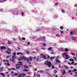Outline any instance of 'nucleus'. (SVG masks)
<instances>
[{"label":"nucleus","instance_id":"f257e3e1","mask_svg":"<svg viewBox=\"0 0 77 77\" xmlns=\"http://www.w3.org/2000/svg\"><path fill=\"white\" fill-rule=\"evenodd\" d=\"M13 56H12L11 58H10V61H11L12 62H15V59H16V53H13Z\"/></svg>","mask_w":77,"mask_h":77},{"label":"nucleus","instance_id":"f03ea898","mask_svg":"<svg viewBox=\"0 0 77 77\" xmlns=\"http://www.w3.org/2000/svg\"><path fill=\"white\" fill-rule=\"evenodd\" d=\"M45 65L48 66L49 67H51V62L49 61H45Z\"/></svg>","mask_w":77,"mask_h":77},{"label":"nucleus","instance_id":"7ed1b4c3","mask_svg":"<svg viewBox=\"0 0 77 77\" xmlns=\"http://www.w3.org/2000/svg\"><path fill=\"white\" fill-rule=\"evenodd\" d=\"M66 53H64L63 54V57L65 56L66 57L65 58V59H68L69 58V56L68 54H66Z\"/></svg>","mask_w":77,"mask_h":77},{"label":"nucleus","instance_id":"20e7f679","mask_svg":"<svg viewBox=\"0 0 77 77\" xmlns=\"http://www.w3.org/2000/svg\"><path fill=\"white\" fill-rule=\"evenodd\" d=\"M23 64H16V69H20L21 66H23Z\"/></svg>","mask_w":77,"mask_h":77},{"label":"nucleus","instance_id":"39448f33","mask_svg":"<svg viewBox=\"0 0 77 77\" xmlns=\"http://www.w3.org/2000/svg\"><path fill=\"white\" fill-rule=\"evenodd\" d=\"M24 59L26 60V61L28 62H30V61H32V57H29L28 59L25 58Z\"/></svg>","mask_w":77,"mask_h":77},{"label":"nucleus","instance_id":"423d86ee","mask_svg":"<svg viewBox=\"0 0 77 77\" xmlns=\"http://www.w3.org/2000/svg\"><path fill=\"white\" fill-rule=\"evenodd\" d=\"M24 59V57H20L19 58L18 61H20L21 60H23Z\"/></svg>","mask_w":77,"mask_h":77},{"label":"nucleus","instance_id":"0eeeda50","mask_svg":"<svg viewBox=\"0 0 77 77\" xmlns=\"http://www.w3.org/2000/svg\"><path fill=\"white\" fill-rule=\"evenodd\" d=\"M6 46H3L1 47L0 48V49H6Z\"/></svg>","mask_w":77,"mask_h":77},{"label":"nucleus","instance_id":"6e6552de","mask_svg":"<svg viewBox=\"0 0 77 77\" xmlns=\"http://www.w3.org/2000/svg\"><path fill=\"white\" fill-rule=\"evenodd\" d=\"M23 67L24 68H26V69H29V67L27 66L24 65L23 66Z\"/></svg>","mask_w":77,"mask_h":77},{"label":"nucleus","instance_id":"1a4fd4ad","mask_svg":"<svg viewBox=\"0 0 77 77\" xmlns=\"http://www.w3.org/2000/svg\"><path fill=\"white\" fill-rule=\"evenodd\" d=\"M6 52L8 54H11V52L8 51H6Z\"/></svg>","mask_w":77,"mask_h":77},{"label":"nucleus","instance_id":"9d476101","mask_svg":"<svg viewBox=\"0 0 77 77\" xmlns=\"http://www.w3.org/2000/svg\"><path fill=\"white\" fill-rule=\"evenodd\" d=\"M55 60H56V62H57V63H60V61H59V60L58 59H55Z\"/></svg>","mask_w":77,"mask_h":77},{"label":"nucleus","instance_id":"9b49d317","mask_svg":"<svg viewBox=\"0 0 77 77\" xmlns=\"http://www.w3.org/2000/svg\"><path fill=\"white\" fill-rule=\"evenodd\" d=\"M21 75H22V77H24V76H26V74L24 73H22L21 74Z\"/></svg>","mask_w":77,"mask_h":77},{"label":"nucleus","instance_id":"f8f14e48","mask_svg":"<svg viewBox=\"0 0 77 77\" xmlns=\"http://www.w3.org/2000/svg\"><path fill=\"white\" fill-rule=\"evenodd\" d=\"M42 38L43 39H44V40L43 41V42H45V36L42 37Z\"/></svg>","mask_w":77,"mask_h":77},{"label":"nucleus","instance_id":"ddd939ff","mask_svg":"<svg viewBox=\"0 0 77 77\" xmlns=\"http://www.w3.org/2000/svg\"><path fill=\"white\" fill-rule=\"evenodd\" d=\"M69 60L70 61H71V62H74V60L73 59H69Z\"/></svg>","mask_w":77,"mask_h":77},{"label":"nucleus","instance_id":"4468645a","mask_svg":"<svg viewBox=\"0 0 77 77\" xmlns=\"http://www.w3.org/2000/svg\"><path fill=\"white\" fill-rule=\"evenodd\" d=\"M24 71H26V72H27L29 71V70L26 69H23Z\"/></svg>","mask_w":77,"mask_h":77},{"label":"nucleus","instance_id":"2eb2a0df","mask_svg":"<svg viewBox=\"0 0 77 77\" xmlns=\"http://www.w3.org/2000/svg\"><path fill=\"white\" fill-rule=\"evenodd\" d=\"M66 73V72H65V70H64V71L62 73V75H64Z\"/></svg>","mask_w":77,"mask_h":77},{"label":"nucleus","instance_id":"dca6fc26","mask_svg":"<svg viewBox=\"0 0 77 77\" xmlns=\"http://www.w3.org/2000/svg\"><path fill=\"white\" fill-rule=\"evenodd\" d=\"M0 75H2V76H5V75L3 73H1Z\"/></svg>","mask_w":77,"mask_h":77},{"label":"nucleus","instance_id":"f3484780","mask_svg":"<svg viewBox=\"0 0 77 77\" xmlns=\"http://www.w3.org/2000/svg\"><path fill=\"white\" fill-rule=\"evenodd\" d=\"M7 61V62H8V60H3V62H5Z\"/></svg>","mask_w":77,"mask_h":77},{"label":"nucleus","instance_id":"a211bd4d","mask_svg":"<svg viewBox=\"0 0 77 77\" xmlns=\"http://www.w3.org/2000/svg\"><path fill=\"white\" fill-rule=\"evenodd\" d=\"M60 29L61 30H62L63 29V26H60Z\"/></svg>","mask_w":77,"mask_h":77},{"label":"nucleus","instance_id":"6ab92c4d","mask_svg":"<svg viewBox=\"0 0 77 77\" xmlns=\"http://www.w3.org/2000/svg\"><path fill=\"white\" fill-rule=\"evenodd\" d=\"M43 58H44V59H47L45 55L43 56Z\"/></svg>","mask_w":77,"mask_h":77},{"label":"nucleus","instance_id":"aec40b11","mask_svg":"<svg viewBox=\"0 0 77 77\" xmlns=\"http://www.w3.org/2000/svg\"><path fill=\"white\" fill-rule=\"evenodd\" d=\"M57 72V70H55V71L54 72V74H56Z\"/></svg>","mask_w":77,"mask_h":77},{"label":"nucleus","instance_id":"412c9836","mask_svg":"<svg viewBox=\"0 0 77 77\" xmlns=\"http://www.w3.org/2000/svg\"><path fill=\"white\" fill-rule=\"evenodd\" d=\"M21 54V53L20 52H18L17 53V55H20V54Z\"/></svg>","mask_w":77,"mask_h":77},{"label":"nucleus","instance_id":"4be33fe9","mask_svg":"<svg viewBox=\"0 0 77 77\" xmlns=\"http://www.w3.org/2000/svg\"><path fill=\"white\" fill-rule=\"evenodd\" d=\"M72 39H73V40H75V39H76L75 38H74V37H72Z\"/></svg>","mask_w":77,"mask_h":77},{"label":"nucleus","instance_id":"5701e85b","mask_svg":"<svg viewBox=\"0 0 77 77\" xmlns=\"http://www.w3.org/2000/svg\"><path fill=\"white\" fill-rule=\"evenodd\" d=\"M65 68L66 69H68V67L66 66H64Z\"/></svg>","mask_w":77,"mask_h":77},{"label":"nucleus","instance_id":"b1692460","mask_svg":"<svg viewBox=\"0 0 77 77\" xmlns=\"http://www.w3.org/2000/svg\"><path fill=\"white\" fill-rule=\"evenodd\" d=\"M11 57V56H8L6 57V59H8L9 57Z\"/></svg>","mask_w":77,"mask_h":77},{"label":"nucleus","instance_id":"393cba45","mask_svg":"<svg viewBox=\"0 0 77 77\" xmlns=\"http://www.w3.org/2000/svg\"><path fill=\"white\" fill-rule=\"evenodd\" d=\"M14 75H15V76H17L18 75V74L14 73Z\"/></svg>","mask_w":77,"mask_h":77},{"label":"nucleus","instance_id":"a878e982","mask_svg":"<svg viewBox=\"0 0 77 77\" xmlns=\"http://www.w3.org/2000/svg\"><path fill=\"white\" fill-rule=\"evenodd\" d=\"M8 44H9L10 45H11V42H10L8 41Z\"/></svg>","mask_w":77,"mask_h":77},{"label":"nucleus","instance_id":"bb28decb","mask_svg":"<svg viewBox=\"0 0 77 77\" xmlns=\"http://www.w3.org/2000/svg\"><path fill=\"white\" fill-rule=\"evenodd\" d=\"M29 53H30V51H29L28 50L27 51H26V53L28 54H29Z\"/></svg>","mask_w":77,"mask_h":77},{"label":"nucleus","instance_id":"cd10ccee","mask_svg":"<svg viewBox=\"0 0 77 77\" xmlns=\"http://www.w3.org/2000/svg\"><path fill=\"white\" fill-rule=\"evenodd\" d=\"M65 51H66V52H67V51H68V49L66 48V49H65Z\"/></svg>","mask_w":77,"mask_h":77},{"label":"nucleus","instance_id":"c85d7f7f","mask_svg":"<svg viewBox=\"0 0 77 77\" xmlns=\"http://www.w3.org/2000/svg\"><path fill=\"white\" fill-rule=\"evenodd\" d=\"M24 15V14L23 13V12H22V16L23 17V16Z\"/></svg>","mask_w":77,"mask_h":77},{"label":"nucleus","instance_id":"c756f323","mask_svg":"<svg viewBox=\"0 0 77 77\" xmlns=\"http://www.w3.org/2000/svg\"><path fill=\"white\" fill-rule=\"evenodd\" d=\"M55 57H51V60H53V59H55Z\"/></svg>","mask_w":77,"mask_h":77},{"label":"nucleus","instance_id":"7c9ffc66","mask_svg":"<svg viewBox=\"0 0 77 77\" xmlns=\"http://www.w3.org/2000/svg\"><path fill=\"white\" fill-rule=\"evenodd\" d=\"M22 39L24 41H25V40H26V38L24 37H23L22 38Z\"/></svg>","mask_w":77,"mask_h":77},{"label":"nucleus","instance_id":"2f4dec72","mask_svg":"<svg viewBox=\"0 0 77 77\" xmlns=\"http://www.w3.org/2000/svg\"><path fill=\"white\" fill-rule=\"evenodd\" d=\"M52 68L53 69H54V65H52Z\"/></svg>","mask_w":77,"mask_h":77},{"label":"nucleus","instance_id":"473e14b6","mask_svg":"<svg viewBox=\"0 0 77 77\" xmlns=\"http://www.w3.org/2000/svg\"><path fill=\"white\" fill-rule=\"evenodd\" d=\"M56 58H57V59H59V56H57L56 57Z\"/></svg>","mask_w":77,"mask_h":77},{"label":"nucleus","instance_id":"72a5a7b5","mask_svg":"<svg viewBox=\"0 0 77 77\" xmlns=\"http://www.w3.org/2000/svg\"><path fill=\"white\" fill-rule=\"evenodd\" d=\"M40 73H42L44 72V71H42V70L40 71Z\"/></svg>","mask_w":77,"mask_h":77},{"label":"nucleus","instance_id":"f704fd0d","mask_svg":"<svg viewBox=\"0 0 77 77\" xmlns=\"http://www.w3.org/2000/svg\"><path fill=\"white\" fill-rule=\"evenodd\" d=\"M61 11L62 12H63V13H65V11H64V10H62Z\"/></svg>","mask_w":77,"mask_h":77},{"label":"nucleus","instance_id":"c9c22d12","mask_svg":"<svg viewBox=\"0 0 77 77\" xmlns=\"http://www.w3.org/2000/svg\"><path fill=\"white\" fill-rule=\"evenodd\" d=\"M76 75H75V77H77V72H75Z\"/></svg>","mask_w":77,"mask_h":77},{"label":"nucleus","instance_id":"e433bc0d","mask_svg":"<svg viewBox=\"0 0 77 77\" xmlns=\"http://www.w3.org/2000/svg\"><path fill=\"white\" fill-rule=\"evenodd\" d=\"M51 49H52V48H48V50H51Z\"/></svg>","mask_w":77,"mask_h":77},{"label":"nucleus","instance_id":"4c0bfd02","mask_svg":"<svg viewBox=\"0 0 77 77\" xmlns=\"http://www.w3.org/2000/svg\"><path fill=\"white\" fill-rule=\"evenodd\" d=\"M7 50H8V51H11V50L10 49H8Z\"/></svg>","mask_w":77,"mask_h":77},{"label":"nucleus","instance_id":"58836bf2","mask_svg":"<svg viewBox=\"0 0 77 77\" xmlns=\"http://www.w3.org/2000/svg\"><path fill=\"white\" fill-rule=\"evenodd\" d=\"M30 42H28L27 43V45H30Z\"/></svg>","mask_w":77,"mask_h":77},{"label":"nucleus","instance_id":"ea45409f","mask_svg":"<svg viewBox=\"0 0 77 77\" xmlns=\"http://www.w3.org/2000/svg\"><path fill=\"white\" fill-rule=\"evenodd\" d=\"M71 54L72 56H75V54H74L73 53H71Z\"/></svg>","mask_w":77,"mask_h":77},{"label":"nucleus","instance_id":"a19ab883","mask_svg":"<svg viewBox=\"0 0 77 77\" xmlns=\"http://www.w3.org/2000/svg\"><path fill=\"white\" fill-rule=\"evenodd\" d=\"M70 33L71 35H72V34H74V33L72 31H71L70 32Z\"/></svg>","mask_w":77,"mask_h":77},{"label":"nucleus","instance_id":"79ce46f5","mask_svg":"<svg viewBox=\"0 0 77 77\" xmlns=\"http://www.w3.org/2000/svg\"><path fill=\"white\" fill-rule=\"evenodd\" d=\"M43 45H44V46H46V44L43 43Z\"/></svg>","mask_w":77,"mask_h":77},{"label":"nucleus","instance_id":"37998d69","mask_svg":"<svg viewBox=\"0 0 77 77\" xmlns=\"http://www.w3.org/2000/svg\"><path fill=\"white\" fill-rule=\"evenodd\" d=\"M3 10L2 9H0V12H2Z\"/></svg>","mask_w":77,"mask_h":77},{"label":"nucleus","instance_id":"c03bdc74","mask_svg":"<svg viewBox=\"0 0 77 77\" xmlns=\"http://www.w3.org/2000/svg\"><path fill=\"white\" fill-rule=\"evenodd\" d=\"M37 77H40V75H39V74H38L37 75Z\"/></svg>","mask_w":77,"mask_h":77},{"label":"nucleus","instance_id":"a18cd8bd","mask_svg":"<svg viewBox=\"0 0 77 77\" xmlns=\"http://www.w3.org/2000/svg\"><path fill=\"white\" fill-rule=\"evenodd\" d=\"M18 77H21V75L20 74H19V76Z\"/></svg>","mask_w":77,"mask_h":77},{"label":"nucleus","instance_id":"49530a36","mask_svg":"<svg viewBox=\"0 0 77 77\" xmlns=\"http://www.w3.org/2000/svg\"><path fill=\"white\" fill-rule=\"evenodd\" d=\"M36 31H40V29H36Z\"/></svg>","mask_w":77,"mask_h":77},{"label":"nucleus","instance_id":"de8ad7c7","mask_svg":"<svg viewBox=\"0 0 77 77\" xmlns=\"http://www.w3.org/2000/svg\"><path fill=\"white\" fill-rule=\"evenodd\" d=\"M18 63H22V62L21 61H20L18 62Z\"/></svg>","mask_w":77,"mask_h":77},{"label":"nucleus","instance_id":"09e8293b","mask_svg":"<svg viewBox=\"0 0 77 77\" xmlns=\"http://www.w3.org/2000/svg\"><path fill=\"white\" fill-rule=\"evenodd\" d=\"M73 71H74H74H77V70L76 69H74V70Z\"/></svg>","mask_w":77,"mask_h":77},{"label":"nucleus","instance_id":"8fccbe9b","mask_svg":"<svg viewBox=\"0 0 77 77\" xmlns=\"http://www.w3.org/2000/svg\"><path fill=\"white\" fill-rule=\"evenodd\" d=\"M60 35L59 34H56V36H59Z\"/></svg>","mask_w":77,"mask_h":77},{"label":"nucleus","instance_id":"3c124183","mask_svg":"<svg viewBox=\"0 0 77 77\" xmlns=\"http://www.w3.org/2000/svg\"><path fill=\"white\" fill-rule=\"evenodd\" d=\"M5 74H9V72H5Z\"/></svg>","mask_w":77,"mask_h":77},{"label":"nucleus","instance_id":"603ef678","mask_svg":"<svg viewBox=\"0 0 77 77\" xmlns=\"http://www.w3.org/2000/svg\"><path fill=\"white\" fill-rule=\"evenodd\" d=\"M11 69L13 70H15V68H11Z\"/></svg>","mask_w":77,"mask_h":77},{"label":"nucleus","instance_id":"864d4df0","mask_svg":"<svg viewBox=\"0 0 77 77\" xmlns=\"http://www.w3.org/2000/svg\"><path fill=\"white\" fill-rule=\"evenodd\" d=\"M71 72H72V71H71V70H69V71H68L69 73Z\"/></svg>","mask_w":77,"mask_h":77},{"label":"nucleus","instance_id":"5fc2aeb1","mask_svg":"<svg viewBox=\"0 0 77 77\" xmlns=\"http://www.w3.org/2000/svg\"><path fill=\"white\" fill-rule=\"evenodd\" d=\"M29 67H32V65H29Z\"/></svg>","mask_w":77,"mask_h":77},{"label":"nucleus","instance_id":"6e6d98bb","mask_svg":"<svg viewBox=\"0 0 77 77\" xmlns=\"http://www.w3.org/2000/svg\"><path fill=\"white\" fill-rule=\"evenodd\" d=\"M73 58H74V60H76V58H75V57H73Z\"/></svg>","mask_w":77,"mask_h":77},{"label":"nucleus","instance_id":"4d7b16f0","mask_svg":"<svg viewBox=\"0 0 77 77\" xmlns=\"http://www.w3.org/2000/svg\"><path fill=\"white\" fill-rule=\"evenodd\" d=\"M7 65L8 66H10V64L8 63L7 64Z\"/></svg>","mask_w":77,"mask_h":77},{"label":"nucleus","instance_id":"13d9d810","mask_svg":"<svg viewBox=\"0 0 77 77\" xmlns=\"http://www.w3.org/2000/svg\"><path fill=\"white\" fill-rule=\"evenodd\" d=\"M77 65V63H75L74 64V65H75H75Z\"/></svg>","mask_w":77,"mask_h":77},{"label":"nucleus","instance_id":"bf43d9fd","mask_svg":"<svg viewBox=\"0 0 77 77\" xmlns=\"http://www.w3.org/2000/svg\"><path fill=\"white\" fill-rule=\"evenodd\" d=\"M41 49H42V50H45V48H41Z\"/></svg>","mask_w":77,"mask_h":77},{"label":"nucleus","instance_id":"052dcab7","mask_svg":"<svg viewBox=\"0 0 77 77\" xmlns=\"http://www.w3.org/2000/svg\"><path fill=\"white\" fill-rule=\"evenodd\" d=\"M17 48L19 50H20V48L19 47H17Z\"/></svg>","mask_w":77,"mask_h":77},{"label":"nucleus","instance_id":"680f3d73","mask_svg":"<svg viewBox=\"0 0 77 77\" xmlns=\"http://www.w3.org/2000/svg\"><path fill=\"white\" fill-rule=\"evenodd\" d=\"M74 62H72L71 63L72 65L73 64H74Z\"/></svg>","mask_w":77,"mask_h":77},{"label":"nucleus","instance_id":"e2e57ef3","mask_svg":"<svg viewBox=\"0 0 77 77\" xmlns=\"http://www.w3.org/2000/svg\"><path fill=\"white\" fill-rule=\"evenodd\" d=\"M50 59V56H48V59Z\"/></svg>","mask_w":77,"mask_h":77},{"label":"nucleus","instance_id":"0e129e2a","mask_svg":"<svg viewBox=\"0 0 77 77\" xmlns=\"http://www.w3.org/2000/svg\"><path fill=\"white\" fill-rule=\"evenodd\" d=\"M38 60H39V59H38V58L37 59L36 61H37L38 62Z\"/></svg>","mask_w":77,"mask_h":77},{"label":"nucleus","instance_id":"69168bd1","mask_svg":"<svg viewBox=\"0 0 77 77\" xmlns=\"http://www.w3.org/2000/svg\"><path fill=\"white\" fill-rule=\"evenodd\" d=\"M58 5V3H56L55 4V5Z\"/></svg>","mask_w":77,"mask_h":77},{"label":"nucleus","instance_id":"338daca9","mask_svg":"<svg viewBox=\"0 0 77 77\" xmlns=\"http://www.w3.org/2000/svg\"><path fill=\"white\" fill-rule=\"evenodd\" d=\"M70 74H71V75H72V72H71V73H70Z\"/></svg>","mask_w":77,"mask_h":77},{"label":"nucleus","instance_id":"774afa93","mask_svg":"<svg viewBox=\"0 0 77 77\" xmlns=\"http://www.w3.org/2000/svg\"><path fill=\"white\" fill-rule=\"evenodd\" d=\"M74 6L77 7V4H75Z\"/></svg>","mask_w":77,"mask_h":77}]
</instances>
